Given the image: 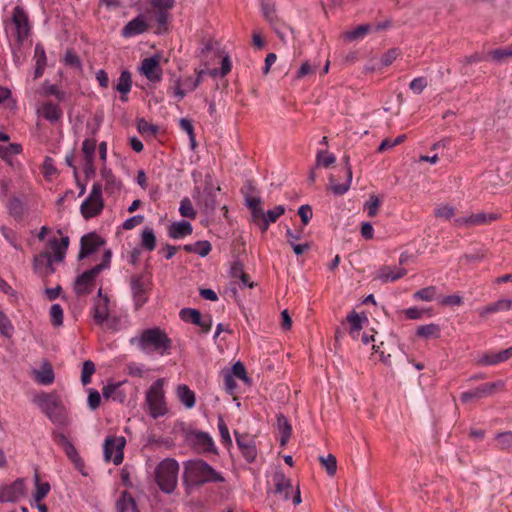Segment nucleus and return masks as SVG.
Returning <instances> with one entry per match:
<instances>
[{"instance_id":"f257e3e1","label":"nucleus","mask_w":512,"mask_h":512,"mask_svg":"<svg viewBox=\"0 0 512 512\" xmlns=\"http://www.w3.org/2000/svg\"><path fill=\"white\" fill-rule=\"evenodd\" d=\"M225 478L202 459L184 464L183 482L186 488L200 487L206 483H222Z\"/></svg>"},{"instance_id":"f03ea898","label":"nucleus","mask_w":512,"mask_h":512,"mask_svg":"<svg viewBox=\"0 0 512 512\" xmlns=\"http://www.w3.org/2000/svg\"><path fill=\"white\" fill-rule=\"evenodd\" d=\"M130 342L131 344H137L138 348L146 354L156 353L164 356L170 354L172 349V339L160 327L144 329Z\"/></svg>"},{"instance_id":"7ed1b4c3","label":"nucleus","mask_w":512,"mask_h":512,"mask_svg":"<svg viewBox=\"0 0 512 512\" xmlns=\"http://www.w3.org/2000/svg\"><path fill=\"white\" fill-rule=\"evenodd\" d=\"M246 206L251 213V221L265 233L271 223H275L284 213L285 206L277 205L273 209L264 211L261 199L257 197H246Z\"/></svg>"},{"instance_id":"20e7f679","label":"nucleus","mask_w":512,"mask_h":512,"mask_svg":"<svg viewBox=\"0 0 512 512\" xmlns=\"http://www.w3.org/2000/svg\"><path fill=\"white\" fill-rule=\"evenodd\" d=\"M179 464L175 459L166 458L155 468V482L159 489L171 494L177 487Z\"/></svg>"},{"instance_id":"39448f33","label":"nucleus","mask_w":512,"mask_h":512,"mask_svg":"<svg viewBox=\"0 0 512 512\" xmlns=\"http://www.w3.org/2000/svg\"><path fill=\"white\" fill-rule=\"evenodd\" d=\"M220 191L219 186H215L211 174H206L204 178V186L201 190L199 187L194 188L193 199L202 212L212 217L217 207L216 192Z\"/></svg>"},{"instance_id":"423d86ee","label":"nucleus","mask_w":512,"mask_h":512,"mask_svg":"<svg viewBox=\"0 0 512 512\" xmlns=\"http://www.w3.org/2000/svg\"><path fill=\"white\" fill-rule=\"evenodd\" d=\"M163 386L164 380L160 378L154 381L146 391L145 404L148 407L150 416L154 419L164 416L167 413Z\"/></svg>"},{"instance_id":"0eeeda50","label":"nucleus","mask_w":512,"mask_h":512,"mask_svg":"<svg viewBox=\"0 0 512 512\" xmlns=\"http://www.w3.org/2000/svg\"><path fill=\"white\" fill-rule=\"evenodd\" d=\"M39 404L43 413L54 423H62L65 419L64 406L58 395L44 393L39 398Z\"/></svg>"},{"instance_id":"6e6552de","label":"nucleus","mask_w":512,"mask_h":512,"mask_svg":"<svg viewBox=\"0 0 512 512\" xmlns=\"http://www.w3.org/2000/svg\"><path fill=\"white\" fill-rule=\"evenodd\" d=\"M103 208L102 185L94 183L89 196L81 204V214L85 219H90L101 214Z\"/></svg>"},{"instance_id":"1a4fd4ad","label":"nucleus","mask_w":512,"mask_h":512,"mask_svg":"<svg viewBox=\"0 0 512 512\" xmlns=\"http://www.w3.org/2000/svg\"><path fill=\"white\" fill-rule=\"evenodd\" d=\"M505 389V382L503 380H497L495 382H486L476 388L465 391L461 394L460 400L463 403L474 402L482 398H486L494 395L498 391Z\"/></svg>"},{"instance_id":"9d476101","label":"nucleus","mask_w":512,"mask_h":512,"mask_svg":"<svg viewBox=\"0 0 512 512\" xmlns=\"http://www.w3.org/2000/svg\"><path fill=\"white\" fill-rule=\"evenodd\" d=\"M126 440L124 437H107L104 442V459L106 462L112 461L115 465H120L124 459V447Z\"/></svg>"},{"instance_id":"9b49d317","label":"nucleus","mask_w":512,"mask_h":512,"mask_svg":"<svg viewBox=\"0 0 512 512\" xmlns=\"http://www.w3.org/2000/svg\"><path fill=\"white\" fill-rule=\"evenodd\" d=\"M12 23L16 28V40L19 44H22L31 32L29 16L23 7H14L12 12Z\"/></svg>"},{"instance_id":"f8f14e48","label":"nucleus","mask_w":512,"mask_h":512,"mask_svg":"<svg viewBox=\"0 0 512 512\" xmlns=\"http://www.w3.org/2000/svg\"><path fill=\"white\" fill-rule=\"evenodd\" d=\"M130 288L135 310L140 309L149 299V289L143 274H136L130 278Z\"/></svg>"},{"instance_id":"ddd939ff","label":"nucleus","mask_w":512,"mask_h":512,"mask_svg":"<svg viewBox=\"0 0 512 512\" xmlns=\"http://www.w3.org/2000/svg\"><path fill=\"white\" fill-rule=\"evenodd\" d=\"M105 244L104 239L96 232H89L80 239V251L78 260H83L95 253L101 246Z\"/></svg>"},{"instance_id":"4468645a","label":"nucleus","mask_w":512,"mask_h":512,"mask_svg":"<svg viewBox=\"0 0 512 512\" xmlns=\"http://www.w3.org/2000/svg\"><path fill=\"white\" fill-rule=\"evenodd\" d=\"M140 72L153 83L162 79V68L160 66V55L155 54L142 60Z\"/></svg>"},{"instance_id":"2eb2a0df","label":"nucleus","mask_w":512,"mask_h":512,"mask_svg":"<svg viewBox=\"0 0 512 512\" xmlns=\"http://www.w3.org/2000/svg\"><path fill=\"white\" fill-rule=\"evenodd\" d=\"M343 162L345 166L342 172L345 177V182L337 184L334 175H330L329 177V188L333 192V194L337 196L344 195L349 190L352 181V168L350 165L349 155H345L343 157Z\"/></svg>"},{"instance_id":"dca6fc26","label":"nucleus","mask_w":512,"mask_h":512,"mask_svg":"<svg viewBox=\"0 0 512 512\" xmlns=\"http://www.w3.org/2000/svg\"><path fill=\"white\" fill-rule=\"evenodd\" d=\"M234 434L242 456L248 463L254 462L257 457L255 440L249 434H240L238 431H234Z\"/></svg>"},{"instance_id":"f3484780","label":"nucleus","mask_w":512,"mask_h":512,"mask_svg":"<svg viewBox=\"0 0 512 512\" xmlns=\"http://www.w3.org/2000/svg\"><path fill=\"white\" fill-rule=\"evenodd\" d=\"M97 276L98 274L92 268L79 275L74 282L75 294L79 297L91 294Z\"/></svg>"},{"instance_id":"a211bd4d","label":"nucleus","mask_w":512,"mask_h":512,"mask_svg":"<svg viewBox=\"0 0 512 512\" xmlns=\"http://www.w3.org/2000/svg\"><path fill=\"white\" fill-rule=\"evenodd\" d=\"M25 493V483L22 478L16 479L12 484L0 489V503L16 502Z\"/></svg>"},{"instance_id":"6ab92c4d","label":"nucleus","mask_w":512,"mask_h":512,"mask_svg":"<svg viewBox=\"0 0 512 512\" xmlns=\"http://www.w3.org/2000/svg\"><path fill=\"white\" fill-rule=\"evenodd\" d=\"M52 256L48 252H41L33 259L34 271L42 277H48L55 272Z\"/></svg>"},{"instance_id":"aec40b11","label":"nucleus","mask_w":512,"mask_h":512,"mask_svg":"<svg viewBox=\"0 0 512 512\" xmlns=\"http://www.w3.org/2000/svg\"><path fill=\"white\" fill-rule=\"evenodd\" d=\"M149 29V24L142 14L129 21L122 29L121 35L124 38H130L146 32Z\"/></svg>"},{"instance_id":"412c9836","label":"nucleus","mask_w":512,"mask_h":512,"mask_svg":"<svg viewBox=\"0 0 512 512\" xmlns=\"http://www.w3.org/2000/svg\"><path fill=\"white\" fill-rule=\"evenodd\" d=\"M512 357V346L502 351H488L481 355L478 364L483 366L497 365Z\"/></svg>"},{"instance_id":"4be33fe9","label":"nucleus","mask_w":512,"mask_h":512,"mask_svg":"<svg viewBox=\"0 0 512 512\" xmlns=\"http://www.w3.org/2000/svg\"><path fill=\"white\" fill-rule=\"evenodd\" d=\"M191 443L193 447L202 453L216 452L213 439L210 435L203 431L194 432L191 435Z\"/></svg>"},{"instance_id":"5701e85b","label":"nucleus","mask_w":512,"mask_h":512,"mask_svg":"<svg viewBox=\"0 0 512 512\" xmlns=\"http://www.w3.org/2000/svg\"><path fill=\"white\" fill-rule=\"evenodd\" d=\"M406 274L407 270L405 268L384 265L378 269L374 279L380 280L383 283L394 282L401 279Z\"/></svg>"},{"instance_id":"b1692460","label":"nucleus","mask_w":512,"mask_h":512,"mask_svg":"<svg viewBox=\"0 0 512 512\" xmlns=\"http://www.w3.org/2000/svg\"><path fill=\"white\" fill-rule=\"evenodd\" d=\"M196 73H197V77L196 78H194L192 76H189V77H186L182 81H180V80L176 81L175 94L179 98H183L186 95L187 92H191V91L195 90L198 87V85L201 82V77H202V74L204 73V71L203 70H200V71L196 70Z\"/></svg>"},{"instance_id":"393cba45","label":"nucleus","mask_w":512,"mask_h":512,"mask_svg":"<svg viewBox=\"0 0 512 512\" xmlns=\"http://www.w3.org/2000/svg\"><path fill=\"white\" fill-rule=\"evenodd\" d=\"M499 215L497 213H477L472 214L469 217L458 218L455 220L457 225H483L489 224L493 221L498 220Z\"/></svg>"},{"instance_id":"a878e982","label":"nucleus","mask_w":512,"mask_h":512,"mask_svg":"<svg viewBox=\"0 0 512 512\" xmlns=\"http://www.w3.org/2000/svg\"><path fill=\"white\" fill-rule=\"evenodd\" d=\"M109 298L104 296L103 299H95L94 306L91 310L92 317L96 324L102 326L109 315Z\"/></svg>"},{"instance_id":"bb28decb","label":"nucleus","mask_w":512,"mask_h":512,"mask_svg":"<svg viewBox=\"0 0 512 512\" xmlns=\"http://www.w3.org/2000/svg\"><path fill=\"white\" fill-rule=\"evenodd\" d=\"M69 243L70 239L68 236L62 237L61 240H58L56 237L48 240V246L53 251L56 262H62L65 259Z\"/></svg>"},{"instance_id":"cd10ccee","label":"nucleus","mask_w":512,"mask_h":512,"mask_svg":"<svg viewBox=\"0 0 512 512\" xmlns=\"http://www.w3.org/2000/svg\"><path fill=\"white\" fill-rule=\"evenodd\" d=\"M10 137L0 132V157L3 160H9L11 156L20 154L22 146L18 143H10Z\"/></svg>"},{"instance_id":"c85d7f7f","label":"nucleus","mask_w":512,"mask_h":512,"mask_svg":"<svg viewBox=\"0 0 512 512\" xmlns=\"http://www.w3.org/2000/svg\"><path fill=\"white\" fill-rule=\"evenodd\" d=\"M346 321L350 325L349 334L353 339H357L360 335V331L363 328V322H367L368 318L366 315L360 316L357 312L352 311L346 316Z\"/></svg>"},{"instance_id":"c756f323","label":"nucleus","mask_w":512,"mask_h":512,"mask_svg":"<svg viewBox=\"0 0 512 512\" xmlns=\"http://www.w3.org/2000/svg\"><path fill=\"white\" fill-rule=\"evenodd\" d=\"M35 71L34 79L40 78L47 65V56L45 48L41 43H37L34 48Z\"/></svg>"},{"instance_id":"7c9ffc66","label":"nucleus","mask_w":512,"mask_h":512,"mask_svg":"<svg viewBox=\"0 0 512 512\" xmlns=\"http://www.w3.org/2000/svg\"><path fill=\"white\" fill-rule=\"evenodd\" d=\"M35 380L42 385H50L54 382L55 374L52 365L45 361L40 370H35Z\"/></svg>"},{"instance_id":"2f4dec72","label":"nucleus","mask_w":512,"mask_h":512,"mask_svg":"<svg viewBox=\"0 0 512 512\" xmlns=\"http://www.w3.org/2000/svg\"><path fill=\"white\" fill-rule=\"evenodd\" d=\"M176 394L179 401L188 409L195 406L196 397L194 391H192L186 384H180L177 386Z\"/></svg>"},{"instance_id":"473e14b6","label":"nucleus","mask_w":512,"mask_h":512,"mask_svg":"<svg viewBox=\"0 0 512 512\" xmlns=\"http://www.w3.org/2000/svg\"><path fill=\"white\" fill-rule=\"evenodd\" d=\"M192 231L193 228L189 222H174L168 228V235L173 239H180L187 235H190Z\"/></svg>"},{"instance_id":"72a5a7b5","label":"nucleus","mask_w":512,"mask_h":512,"mask_svg":"<svg viewBox=\"0 0 512 512\" xmlns=\"http://www.w3.org/2000/svg\"><path fill=\"white\" fill-rule=\"evenodd\" d=\"M101 177L105 182L104 190L108 194H114L121 189V183L116 180L114 174L110 169H107L106 167H103L101 169Z\"/></svg>"},{"instance_id":"f704fd0d","label":"nucleus","mask_w":512,"mask_h":512,"mask_svg":"<svg viewBox=\"0 0 512 512\" xmlns=\"http://www.w3.org/2000/svg\"><path fill=\"white\" fill-rule=\"evenodd\" d=\"M277 428L281 434L280 445L285 446L291 437L292 426L288 418L282 413L277 414Z\"/></svg>"},{"instance_id":"c9c22d12","label":"nucleus","mask_w":512,"mask_h":512,"mask_svg":"<svg viewBox=\"0 0 512 512\" xmlns=\"http://www.w3.org/2000/svg\"><path fill=\"white\" fill-rule=\"evenodd\" d=\"M275 493H284L285 500L290 497V491L293 489L292 482L283 473L277 472L274 475Z\"/></svg>"},{"instance_id":"e433bc0d","label":"nucleus","mask_w":512,"mask_h":512,"mask_svg":"<svg viewBox=\"0 0 512 512\" xmlns=\"http://www.w3.org/2000/svg\"><path fill=\"white\" fill-rule=\"evenodd\" d=\"M132 87V76L128 70H124L121 72L120 77L118 79V83L116 85V90L121 94L120 99L122 101H127V94L130 92Z\"/></svg>"},{"instance_id":"4c0bfd02","label":"nucleus","mask_w":512,"mask_h":512,"mask_svg":"<svg viewBox=\"0 0 512 512\" xmlns=\"http://www.w3.org/2000/svg\"><path fill=\"white\" fill-rule=\"evenodd\" d=\"M441 329L438 324L430 323L417 328L416 335L424 339H437L440 337Z\"/></svg>"},{"instance_id":"58836bf2","label":"nucleus","mask_w":512,"mask_h":512,"mask_svg":"<svg viewBox=\"0 0 512 512\" xmlns=\"http://www.w3.org/2000/svg\"><path fill=\"white\" fill-rule=\"evenodd\" d=\"M34 481H35L36 490L33 493V498L36 502H40L42 499H44L48 495L51 487L48 482H43V483L40 482V476H39V473L37 470L35 471V474H34Z\"/></svg>"},{"instance_id":"ea45409f","label":"nucleus","mask_w":512,"mask_h":512,"mask_svg":"<svg viewBox=\"0 0 512 512\" xmlns=\"http://www.w3.org/2000/svg\"><path fill=\"white\" fill-rule=\"evenodd\" d=\"M157 240L154 231L150 227H145L141 233V245L147 251H153L156 248Z\"/></svg>"},{"instance_id":"a19ab883","label":"nucleus","mask_w":512,"mask_h":512,"mask_svg":"<svg viewBox=\"0 0 512 512\" xmlns=\"http://www.w3.org/2000/svg\"><path fill=\"white\" fill-rule=\"evenodd\" d=\"M496 448L509 451L512 448V431L500 432L495 436Z\"/></svg>"},{"instance_id":"79ce46f5","label":"nucleus","mask_w":512,"mask_h":512,"mask_svg":"<svg viewBox=\"0 0 512 512\" xmlns=\"http://www.w3.org/2000/svg\"><path fill=\"white\" fill-rule=\"evenodd\" d=\"M42 112L43 116L52 122L57 121L62 115V110L59 108V106L52 102L44 103Z\"/></svg>"},{"instance_id":"37998d69","label":"nucleus","mask_w":512,"mask_h":512,"mask_svg":"<svg viewBox=\"0 0 512 512\" xmlns=\"http://www.w3.org/2000/svg\"><path fill=\"white\" fill-rule=\"evenodd\" d=\"M437 296V287L436 286H427L413 294V298L418 301H426L430 302L436 299Z\"/></svg>"},{"instance_id":"c03bdc74","label":"nucleus","mask_w":512,"mask_h":512,"mask_svg":"<svg viewBox=\"0 0 512 512\" xmlns=\"http://www.w3.org/2000/svg\"><path fill=\"white\" fill-rule=\"evenodd\" d=\"M371 29L369 24H361L351 31L344 33V39L348 41H354L356 39L364 37Z\"/></svg>"},{"instance_id":"a18cd8bd","label":"nucleus","mask_w":512,"mask_h":512,"mask_svg":"<svg viewBox=\"0 0 512 512\" xmlns=\"http://www.w3.org/2000/svg\"><path fill=\"white\" fill-rule=\"evenodd\" d=\"M200 314V311L195 308H182L179 312L181 320L194 325L200 321Z\"/></svg>"},{"instance_id":"49530a36","label":"nucleus","mask_w":512,"mask_h":512,"mask_svg":"<svg viewBox=\"0 0 512 512\" xmlns=\"http://www.w3.org/2000/svg\"><path fill=\"white\" fill-rule=\"evenodd\" d=\"M169 10H157L155 14V19L158 24V29L156 31L157 34H162L167 32V25L169 21Z\"/></svg>"},{"instance_id":"de8ad7c7","label":"nucleus","mask_w":512,"mask_h":512,"mask_svg":"<svg viewBox=\"0 0 512 512\" xmlns=\"http://www.w3.org/2000/svg\"><path fill=\"white\" fill-rule=\"evenodd\" d=\"M405 139H406L405 134L399 135L395 139L385 138L378 146L377 152L382 153L389 149H392L393 147L403 143L405 141Z\"/></svg>"},{"instance_id":"09e8293b","label":"nucleus","mask_w":512,"mask_h":512,"mask_svg":"<svg viewBox=\"0 0 512 512\" xmlns=\"http://www.w3.org/2000/svg\"><path fill=\"white\" fill-rule=\"evenodd\" d=\"M336 157L333 154L327 153V151L319 150L316 155V167L322 166L324 168L330 167L335 163Z\"/></svg>"},{"instance_id":"8fccbe9b","label":"nucleus","mask_w":512,"mask_h":512,"mask_svg":"<svg viewBox=\"0 0 512 512\" xmlns=\"http://www.w3.org/2000/svg\"><path fill=\"white\" fill-rule=\"evenodd\" d=\"M96 150V140L87 138L82 143V153L84 160H94Z\"/></svg>"},{"instance_id":"3c124183","label":"nucleus","mask_w":512,"mask_h":512,"mask_svg":"<svg viewBox=\"0 0 512 512\" xmlns=\"http://www.w3.org/2000/svg\"><path fill=\"white\" fill-rule=\"evenodd\" d=\"M319 461L322 466L326 469V472L329 476H334L337 471V460L336 457L332 454H329L327 457L320 456Z\"/></svg>"},{"instance_id":"603ef678","label":"nucleus","mask_w":512,"mask_h":512,"mask_svg":"<svg viewBox=\"0 0 512 512\" xmlns=\"http://www.w3.org/2000/svg\"><path fill=\"white\" fill-rule=\"evenodd\" d=\"M63 308L60 304H53L50 308V321L53 326L59 327L63 324Z\"/></svg>"},{"instance_id":"864d4df0","label":"nucleus","mask_w":512,"mask_h":512,"mask_svg":"<svg viewBox=\"0 0 512 512\" xmlns=\"http://www.w3.org/2000/svg\"><path fill=\"white\" fill-rule=\"evenodd\" d=\"M43 91L45 96H55L59 102H63L66 99L65 92L59 90L56 85L49 84L48 81H45L43 84Z\"/></svg>"},{"instance_id":"5fc2aeb1","label":"nucleus","mask_w":512,"mask_h":512,"mask_svg":"<svg viewBox=\"0 0 512 512\" xmlns=\"http://www.w3.org/2000/svg\"><path fill=\"white\" fill-rule=\"evenodd\" d=\"M95 373V364L91 360L83 362L81 381L83 385H87L91 382V377Z\"/></svg>"},{"instance_id":"6e6d98bb","label":"nucleus","mask_w":512,"mask_h":512,"mask_svg":"<svg viewBox=\"0 0 512 512\" xmlns=\"http://www.w3.org/2000/svg\"><path fill=\"white\" fill-rule=\"evenodd\" d=\"M488 56L496 62H503L512 57V47L491 50Z\"/></svg>"},{"instance_id":"4d7b16f0","label":"nucleus","mask_w":512,"mask_h":512,"mask_svg":"<svg viewBox=\"0 0 512 512\" xmlns=\"http://www.w3.org/2000/svg\"><path fill=\"white\" fill-rule=\"evenodd\" d=\"M263 16L270 24H275L278 21L276 15L275 5L269 2H262L261 4Z\"/></svg>"},{"instance_id":"13d9d810","label":"nucleus","mask_w":512,"mask_h":512,"mask_svg":"<svg viewBox=\"0 0 512 512\" xmlns=\"http://www.w3.org/2000/svg\"><path fill=\"white\" fill-rule=\"evenodd\" d=\"M179 212L183 217H187L190 219L196 218V211L193 208L191 200L187 197L181 200Z\"/></svg>"},{"instance_id":"bf43d9fd","label":"nucleus","mask_w":512,"mask_h":512,"mask_svg":"<svg viewBox=\"0 0 512 512\" xmlns=\"http://www.w3.org/2000/svg\"><path fill=\"white\" fill-rule=\"evenodd\" d=\"M41 172L45 179H51L52 176L58 173L54 166V160L50 156H46L42 164Z\"/></svg>"},{"instance_id":"052dcab7","label":"nucleus","mask_w":512,"mask_h":512,"mask_svg":"<svg viewBox=\"0 0 512 512\" xmlns=\"http://www.w3.org/2000/svg\"><path fill=\"white\" fill-rule=\"evenodd\" d=\"M132 495L128 491H123L115 503L116 512H127L130 509V500Z\"/></svg>"},{"instance_id":"680f3d73","label":"nucleus","mask_w":512,"mask_h":512,"mask_svg":"<svg viewBox=\"0 0 512 512\" xmlns=\"http://www.w3.org/2000/svg\"><path fill=\"white\" fill-rule=\"evenodd\" d=\"M64 64L76 69H81L82 67L80 57L73 51V49H67Z\"/></svg>"},{"instance_id":"e2e57ef3","label":"nucleus","mask_w":512,"mask_h":512,"mask_svg":"<svg viewBox=\"0 0 512 512\" xmlns=\"http://www.w3.org/2000/svg\"><path fill=\"white\" fill-rule=\"evenodd\" d=\"M381 206V201L378 196L371 195L369 201L365 203V209H367L368 216L374 217L377 215L379 208Z\"/></svg>"},{"instance_id":"0e129e2a","label":"nucleus","mask_w":512,"mask_h":512,"mask_svg":"<svg viewBox=\"0 0 512 512\" xmlns=\"http://www.w3.org/2000/svg\"><path fill=\"white\" fill-rule=\"evenodd\" d=\"M218 429H219V432H220L222 443L224 445H226V446H231L232 445V439H231V436H230V433H229V429H228V426L226 425L225 421L223 420V418L221 416L218 419Z\"/></svg>"},{"instance_id":"69168bd1","label":"nucleus","mask_w":512,"mask_h":512,"mask_svg":"<svg viewBox=\"0 0 512 512\" xmlns=\"http://www.w3.org/2000/svg\"><path fill=\"white\" fill-rule=\"evenodd\" d=\"M230 373L233 375L234 378L236 377L245 382H249L245 366L239 361L233 365Z\"/></svg>"},{"instance_id":"338daca9","label":"nucleus","mask_w":512,"mask_h":512,"mask_svg":"<svg viewBox=\"0 0 512 512\" xmlns=\"http://www.w3.org/2000/svg\"><path fill=\"white\" fill-rule=\"evenodd\" d=\"M298 215L301 218L303 226L308 225L309 221L311 220V218L313 216L311 206L308 204L300 206L298 209Z\"/></svg>"},{"instance_id":"774afa93","label":"nucleus","mask_w":512,"mask_h":512,"mask_svg":"<svg viewBox=\"0 0 512 512\" xmlns=\"http://www.w3.org/2000/svg\"><path fill=\"white\" fill-rule=\"evenodd\" d=\"M428 85L426 77H417L410 82V89L414 93H421Z\"/></svg>"}]
</instances>
